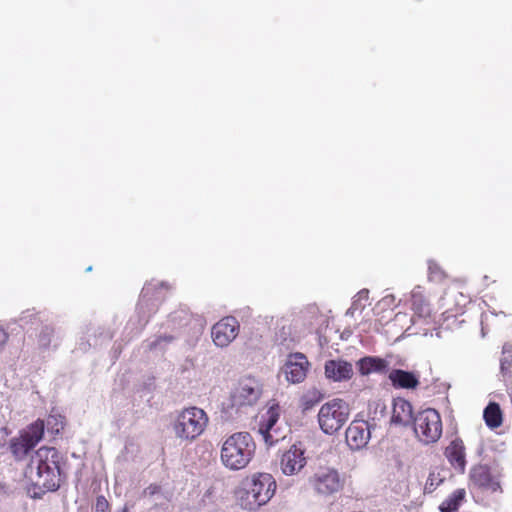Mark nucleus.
Returning <instances> with one entry per match:
<instances>
[{"instance_id":"nucleus-33","label":"nucleus","mask_w":512,"mask_h":512,"mask_svg":"<svg viewBox=\"0 0 512 512\" xmlns=\"http://www.w3.org/2000/svg\"><path fill=\"white\" fill-rule=\"evenodd\" d=\"M9 340L8 332L0 326V351L6 346Z\"/></svg>"},{"instance_id":"nucleus-14","label":"nucleus","mask_w":512,"mask_h":512,"mask_svg":"<svg viewBox=\"0 0 512 512\" xmlns=\"http://www.w3.org/2000/svg\"><path fill=\"white\" fill-rule=\"evenodd\" d=\"M324 373L328 379L334 382L348 381L354 375L352 364L342 359L326 361Z\"/></svg>"},{"instance_id":"nucleus-19","label":"nucleus","mask_w":512,"mask_h":512,"mask_svg":"<svg viewBox=\"0 0 512 512\" xmlns=\"http://www.w3.org/2000/svg\"><path fill=\"white\" fill-rule=\"evenodd\" d=\"M470 481L478 488L495 489L496 483L491 475L490 468L487 465H476L470 471Z\"/></svg>"},{"instance_id":"nucleus-12","label":"nucleus","mask_w":512,"mask_h":512,"mask_svg":"<svg viewBox=\"0 0 512 512\" xmlns=\"http://www.w3.org/2000/svg\"><path fill=\"white\" fill-rule=\"evenodd\" d=\"M371 437V427L368 421L353 420L345 432V440L352 450L364 448Z\"/></svg>"},{"instance_id":"nucleus-37","label":"nucleus","mask_w":512,"mask_h":512,"mask_svg":"<svg viewBox=\"0 0 512 512\" xmlns=\"http://www.w3.org/2000/svg\"><path fill=\"white\" fill-rule=\"evenodd\" d=\"M501 368H502V370H503L504 368H507V365H504V362H502V363H501Z\"/></svg>"},{"instance_id":"nucleus-23","label":"nucleus","mask_w":512,"mask_h":512,"mask_svg":"<svg viewBox=\"0 0 512 512\" xmlns=\"http://www.w3.org/2000/svg\"><path fill=\"white\" fill-rule=\"evenodd\" d=\"M45 422L44 420L37 419L31 423L25 432L21 435L27 440L33 448L42 440L44 435Z\"/></svg>"},{"instance_id":"nucleus-31","label":"nucleus","mask_w":512,"mask_h":512,"mask_svg":"<svg viewBox=\"0 0 512 512\" xmlns=\"http://www.w3.org/2000/svg\"><path fill=\"white\" fill-rule=\"evenodd\" d=\"M95 509L97 512H110V504L103 495H99L96 498Z\"/></svg>"},{"instance_id":"nucleus-28","label":"nucleus","mask_w":512,"mask_h":512,"mask_svg":"<svg viewBox=\"0 0 512 512\" xmlns=\"http://www.w3.org/2000/svg\"><path fill=\"white\" fill-rule=\"evenodd\" d=\"M53 332V329L48 326L42 328L37 338V345L40 349H46L49 347Z\"/></svg>"},{"instance_id":"nucleus-1","label":"nucleus","mask_w":512,"mask_h":512,"mask_svg":"<svg viewBox=\"0 0 512 512\" xmlns=\"http://www.w3.org/2000/svg\"><path fill=\"white\" fill-rule=\"evenodd\" d=\"M64 464V458L56 448L42 446L32 455L28 473L36 486L55 491L60 487Z\"/></svg>"},{"instance_id":"nucleus-4","label":"nucleus","mask_w":512,"mask_h":512,"mask_svg":"<svg viewBox=\"0 0 512 512\" xmlns=\"http://www.w3.org/2000/svg\"><path fill=\"white\" fill-rule=\"evenodd\" d=\"M208 424L207 413L199 407L191 406L177 412L171 427L178 440L192 443L205 432Z\"/></svg>"},{"instance_id":"nucleus-24","label":"nucleus","mask_w":512,"mask_h":512,"mask_svg":"<svg viewBox=\"0 0 512 512\" xmlns=\"http://www.w3.org/2000/svg\"><path fill=\"white\" fill-rule=\"evenodd\" d=\"M324 398L323 393L317 388L308 389L299 399V407L302 412H307L315 407Z\"/></svg>"},{"instance_id":"nucleus-15","label":"nucleus","mask_w":512,"mask_h":512,"mask_svg":"<svg viewBox=\"0 0 512 512\" xmlns=\"http://www.w3.org/2000/svg\"><path fill=\"white\" fill-rule=\"evenodd\" d=\"M466 448L464 442L460 438L452 440L449 445L445 448L444 455L447 458L450 465L463 473L466 467Z\"/></svg>"},{"instance_id":"nucleus-21","label":"nucleus","mask_w":512,"mask_h":512,"mask_svg":"<svg viewBox=\"0 0 512 512\" xmlns=\"http://www.w3.org/2000/svg\"><path fill=\"white\" fill-rule=\"evenodd\" d=\"M483 418L490 429H496L502 425L503 415L500 405L496 402H490L483 412Z\"/></svg>"},{"instance_id":"nucleus-3","label":"nucleus","mask_w":512,"mask_h":512,"mask_svg":"<svg viewBox=\"0 0 512 512\" xmlns=\"http://www.w3.org/2000/svg\"><path fill=\"white\" fill-rule=\"evenodd\" d=\"M276 481L269 473L258 472L247 478L242 494L239 497L240 505L247 510H256L265 505L274 496Z\"/></svg>"},{"instance_id":"nucleus-9","label":"nucleus","mask_w":512,"mask_h":512,"mask_svg":"<svg viewBox=\"0 0 512 512\" xmlns=\"http://www.w3.org/2000/svg\"><path fill=\"white\" fill-rule=\"evenodd\" d=\"M260 395L261 389L254 379H243L231 394V406L235 408L251 406L258 401Z\"/></svg>"},{"instance_id":"nucleus-35","label":"nucleus","mask_w":512,"mask_h":512,"mask_svg":"<svg viewBox=\"0 0 512 512\" xmlns=\"http://www.w3.org/2000/svg\"><path fill=\"white\" fill-rule=\"evenodd\" d=\"M144 299H145V295H142V298H141L140 303H139V307L140 308H142V306H143Z\"/></svg>"},{"instance_id":"nucleus-20","label":"nucleus","mask_w":512,"mask_h":512,"mask_svg":"<svg viewBox=\"0 0 512 512\" xmlns=\"http://www.w3.org/2000/svg\"><path fill=\"white\" fill-rule=\"evenodd\" d=\"M411 309L419 318L426 319L431 316V304L420 289H415L411 293Z\"/></svg>"},{"instance_id":"nucleus-8","label":"nucleus","mask_w":512,"mask_h":512,"mask_svg":"<svg viewBox=\"0 0 512 512\" xmlns=\"http://www.w3.org/2000/svg\"><path fill=\"white\" fill-rule=\"evenodd\" d=\"M310 368L311 363L307 356L301 352H295L287 356L282 371L289 383L298 384L306 379Z\"/></svg>"},{"instance_id":"nucleus-10","label":"nucleus","mask_w":512,"mask_h":512,"mask_svg":"<svg viewBox=\"0 0 512 512\" xmlns=\"http://www.w3.org/2000/svg\"><path fill=\"white\" fill-rule=\"evenodd\" d=\"M239 322L233 316H227L213 325L211 336L215 345L219 347L228 346L239 333Z\"/></svg>"},{"instance_id":"nucleus-7","label":"nucleus","mask_w":512,"mask_h":512,"mask_svg":"<svg viewBox=\"0 0 512 512\" xmlns=\"http://www.w3.org/2000/svg\"><path fill=\"white\" fill-rule=\"evenodd\" d=\"M309 485L321 497H330L341 492L345 479L332 467H320L309 478Z\"/></svg>"},{"instance_id":"nucleus-29","label":"nucleus","mask_w":512,"mask_h":512,"mask_svg":"<svg viewBox=\"0 0 512 512\" xmlns=\"http://www.w3.org/2000/svg\"><path fill=\"white\" fill-rule=\"evenodd\" d=\"M443 482L439 473L431 472L426 480L424 491L432 493Z\"/></svg>"},{"instance_id":"nucleus-27","label":"nucleus","mask_w":512,"mask_h":512,"mask_svg":"<svg viewBox=\"0 0 512 512\" xmlns=\"http://www.w3.org/2000/svg\"><path fill=\"white\" fill-rule=\"evenodd\" d=\"M368 299H369V290L368 289L360 290L356 294V296H355V298H354V300L352 302L351 307L347 311V314H353V312L355 310L363 309L365 304H362V302H367Z\"/></svg>"},{"instance_id":"nucleus-6","label":"nucleus","mask_w":512,"mask_h":512,"mask_svg":"<svg viewBox=\"0 0 512 512\" xmlns=\"http://www.w3.org/2000/svg\"><path fill=\"white\" fill-rule=\"evenodd\" d=\"M413 430L420 442L427 445L436 443L443 431L439 412L433 408L417 412L413 419Z\"/></svg>"},{"instance_id":"nucleus-32","label":"nucleus","mask_w":512,"mask_h":512,"mask_svg":"<svg viewBox=\"0 0 512 512\" xmlns=\"http://www.w3.org/2000/svg\"><path fill=\"white\" fill-rule=\"evenodd\" d=\"M161 491V486L159 484L153 483L143 490L142 495L143 497H153L154 495L161 493Z\"/></svg>"},{"instance_id":"nucleus-22","label":"nucleus","mask_w":512,"mask_h":512,"mask_svg":"<svg viewBox=\"0 0 512 512\" xmlns=\"http://www.w3.org/2000/svg\"><path fill=\"white\" fill-rule=\"evenodd\" d=\"M465 497V489H456L441 503L439 506L440 512H456L464 502Z\"/></svg>"},{"instance_id":"nucleus-36","label":"nucleus","mask_w":512,"mask_h":512,"mask_svg":"<svg viewBox=\"0 0 512 512\" xmlns=\"http://www.w3.org/2000/svg\"><path fill=\"white\" fill-rule=\"evenodd\" d=\"M501 368H502V370H503L504 368H507V365H504V362H502V363H501Z\"/></svg>"},{"instance_id":"nucleus-16","label":"nucleus","mask_w":512,"mask_h":512,"mask_svg":"<svg viewBox=\"0 0 512 512\" xmlns=\"http://www.w3.org/2000/svg\"><path fill=\"white\" fill-rule=\"evenodd\" d=\"M412 404L401 397L395 398L392 405L391 423L399 426H408L414 419Z\"/></svg>"},{"instance_id":"nucleus-2","label":"nucleus","mask_w":512,"mask_h":512,"mask_svg":"<svg viewBox=\"0 0 512 512\" xmlns=\"http://www.w3.org/2000/svg\"><path fill=\"white\" fill-rule=\"evenodd\" d=\"M256 452V443L248 432H235L222 443L220 461L229 471L247 468Z\"/></svg>"},{"instance_id":"nucleus-26","label":"nucleus","mask_w":512,"mask_h":512,"mask_svg":"<svg viewBox=\"0 0 512 512\" xmlns=\"http://www.w3.org/2000/svg\"><path fill=\"white\" fill-rule=\"evenodd\" d=\"M45 422L48 432L58 435L65 426V418L58 414H50Z\"/></svg>"},{"instance_id":"nucleus-34","label":"nucleus","mask_w":512,"mask_h":512,"mask_svg":"<svg viewBox=\"0 0 512 512\" xmlns=\"http://www.w3.org/2000/svg\"><path fill=\"white\" fill-rule=\"evenodd\" d=\"M8 435V429L6 427H0V448L5 446Z\"/></svg>"},{"instance_id":"nucleus-38","label":"nucleus","mask_w":512,"mask_h":512,"mask_svg":"<svg viewBox=\"0 0 512 512\" xmlns=\"http://www.w3.org/2000/svg\"><path fill=\"white\" fill-rule=\"evenodd\" d=\"M432 266H433V264H432V263H430V264H429V269H430V270L432 269Z\"/></svg>"},{"instance_id":"nucleus-18","label":"nucleus","mask_w":512,"mask_h":512,"mask_svg":"<svg viewBox=\"0 0 512 512\" xmlns=\"http://www.w3.org/2000/svg\"><path fill=\"white\" fill-rule=\"evenodd\" d=\"M388 378L394 388L415 389L419 385V379L413 372L401 369L392 370Z\"/></svg>"},{"instance_id":"nucleus-13","label":"nucleus","mask_w":512,"mask_h":512,"mask_svg":"<svg viewBox=\"0 0 512 512\" xmlns=\"http://www.w3.org/2000/svg\"><path fill=\"white\" fill-rule=\"evenodd\" d=\"M279 420V407L271 406L266 413V419L262 420L259 425V433L262 435L263 440L267 446L277 444L285 436L281 431L276 428Z\"/></svg>"},{"instance_id":"nucleus-17","label":"nucleus","mask_w":512,"mask_h":512,"mask_svg":"<svg viewBox=\"0 0 512 512\" xmlns=\"http://www.w3.org/2000/svg\"><path fill=\"white\" fill-rule=\"evenodd\" d=\"M356 365L362 376L371 373H386L389 367L387 360L376 356H365L359 359Z\"/></svg>"},{"instance_id":"nucleus-30","label":"nucleus","mask_w":512,"mask_h":512,"mask_svg":"<svg viewBox=\"0 0 512 512\" xmlns=\"http://www.w3.org/2000/svg\"><path fill=\"white\" fill-rule=\"evenodd\" d=\"M175 339L172 335H161L158 336L155 340L148 343L147 347L149 351H153L157 348L162 347L163 345L169 344L173 342Z\"/></svg>"},{"instance_id":"nucleus-25","label":"nucleus","mask_w":512,"mask_h":512,"mask_svg":"<svg viewBox=\"0 0 512 512\" xmlns=\"http://www.w3.org/2000/svg\"><path fill=\"white\" fill-rule=\"evenodd\" d=\"M33 447L27 443V440L20 435L17 438H13L10 442V451L15 459H23Z\"/></svg>"},{"instance_id":"nucleus-5","label":"nucleus","mask_w":512,"mask_h":512,"mask_svg":"<svg viewBox=\"0 0 512 512\" xmlns=\"http://www.w3.org/2000/svg\"><path fill=\"white\" fill-rule=\"evenodd\" d=\"M350 415L349 404L340 398H334L324 403L318 412L320 429L332 435L338 432L347 422Z\"/></svg>"},{"instance_id":"nucleus-11","label":"nucleus","mask_w":512,"mask_h":512,"mask_svg":"<svg viewBox=\"0 0 512 512\" xmlns=\"http://www.w3.org/2000/svg\"><path fill=\"white\" fill-rule=\"evenodd\" d=\"M305 449L301 444H293L280 458L283 474L291 476L300 472L306 465Z\"/></svg>"}]
</instances>
